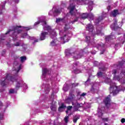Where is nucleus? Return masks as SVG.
<instances>
[{
	"mask_svg": "<svg viewBox=\"0 0 125 125\" xmlns=\"http://www.w3.org/2000/svg\"><path fill=\"white\" fill-rule=\"evenodd\" d=\"M100 34H101V30H97L96 35H100Z\"/></svg>",
	"mask_w": 125,
	"mask_h": 125,
	"instance_id": "nucleus-48",
	"label": "nucleus"
},
{
	"mask_svg": "<svg viewBox=\"0 0 125 125\" xmlns=\"http://www.w3.org/2000/svg\"><path fill=\"white\" fill-rule=\"evenodd\" d=\"M114 22L110 25V27L112 30H116L117 29H119L120 26L118 25V20L115 19L114 20Z\"/></svg>",
	"mask_w": 125,
	"mask_h": 125,
	"instance_id": "nucleus-4",
	"label": "nucleus"
},
{
	"mask_svg": "<svg viewBox=\"0 0 125 125\" xmlns=\"http://www.w3.org/2000/svg\"><path fill=\"white\" fill-rule=\"evenodd\" d=\"M65 55L66 56L72 55V51L70 49L65 50Z\"/></svg>",
	"mask_w": 125,
	"mask_h": 125,
	"instance_id": "nucleus-20",
	"label": "nucleus"
},
{
	"mask_svg": "<svg viewBox=\"0 0 125 125\" xmlns=\"http://www.w3.org/2000/svg\"><path fill=\"white\" fill-rule=\"evenodd\" d=\"M46 35H47V32H42L41 33L40 38V41H44V40H45Z\"/></svg>",
	"mask_w": 125,
	"mask_h": 125,
	"instance_id": "nucleus-7",
	"label": "nucleus"
},
{
	"mask_svg": "<svg viewBox=\"0 0 125 125\" xmlns=\"http://www.w3.org/2000/svg\"><path fill=\"white\" fill-rule=\"evenodd\" d=\"M15 2H16V3H18L19 2V0H15Z\"/></svg>",
	"mask_w": 125,
	"mask_h": 125,
	"instance_id": "nucleus-59",
	"label": "nucleus"
},
{
	"mask_svg": "<svg viewBox=\"0 0 125 125\" xmlns=\"http://www.w3.org/2000/svg\"><path fill=\"white\" fill-rule=\"evenodd\" d=\"M113 37H114V36L112 35H109L108 36H106L105 37L106 42H109V41H110V40H113V39H112V38H113Z\"/></svg>",
	"mask_w": 125,
	"mask_h": 125,
	"instance_id": "nucleus-21",
	"label": "nucleus"
},
{
	"mask_svg": "<svg viewBox=\"0 0 125 125\" xmlns=\"http://www.w3.org/2000/svg\"><path fill=\"white\" fill-rule=\"evenodd\" d=\"M85 95H86V93H83L81 94V96H85Z\"/></svg>",
	"mask_w": 125,
	"mask_h": 125,
	"instance_id": "nucleus-57",
	"label": "nucleus"
},
{
	"mask_svg": "<svg viewBox=\"0 0 125 125\" xmlns=\"http://www.w3.org/2000/svg\"><path fill=\"white\" fill-rule=\"evenodd\" d=\"M19 58V56H16L14 57V60H17Z\"/></svg>",
	"mask_w": 125,
	"mask_h": 125,
	"instance_id": "nucleus-53",
	"label": "nucleus"
},
{
	"mask_svg": "<svg viewBox=\"0 0 125 125\" xmlns=\"http://www.w3.org/2000/svg\"><path fill=\"white\" fill-rule=\"evenodd\" d=\"M39 42L38 40H36L34 41V42Z\"/></svg>",
	"mask_w": 125,
	"mask_h": 125,
	"instance_id": "nucleus-60",
	"label": "nucleus"
},
{
	"mask_svg": "<svg viewBox=\"0 0 125 125\" xmlns=\"http://www.w3.org/2000/svg\"><path fill=\"white\" fill-rule=\"evenodd\" d=\"M42 78L43 79H45V77H46V75H47V68H44L42 70Z\"/></svg>",
	"mask_w": 125,
	"mask_h": 125,
	"instance_id": "nucleus-15",
	"label": "nucleus"
},
{
	"mask_svg": "<svg viewBox=\"0 0 125 125\" xmlns=\"http://www.w3.org/2000/svg\"><path fill=\"white\" fill-rule=\"evenodd\" d=\"M21 87V84L20 83V82H18L16 84V89H19Z\"/></svg>",
	"mask_w": 125,
	"mask_h": 125,
	"instance_id": "nucleus-23",
	"label": "nucleus"
},
{
	"mask_svg": "<svg viewBox=\"0 0 125 125\" xmlns=\"http://www.w3.org/2000/svg\"><path fill=\"white\" fill-rule=\"evenodd\" d=\"M28 34L27 33H22L21 34V38H25V37H27Z\"/></svg>",
	"mask_w": 125,
	"mask_h": 125,
	"instance_id": "nucleus-37",
	"label": "nucleus"
},
{
	"mask_svg": "<svg viewBox=\"0 0 125 125\" xmlns=\"http://www.w3.org/2000/svg\"><path fill=\"white\" fill-rule=\"evenodd\" d=\"M75 108H81V104L79 103H77L75 104V105L74 106Z\"/></svg>",
	"mask_w": 125,
	"mask_h": 125,
	"instance_id": "nucleus-36",
	"label": "nucleus"
},
{
	"mask_svg": "<svg viewBox=\"0 0 125 125\" xmlns=\"http://www.w3.org/2000/svg\"><path fill=\"white\" fill-rule=\"evenodd\" d=\"M15 93V91H14V89H10L9 90V93L13 94Z\"/></svg>",
	"mask_w": 125,
	"mask_h": 125,
	"instance_id": "nucleus-40",
	"label": "nucleus"
},
{
	"mask_svg": "<svg viewBox=\"0 0 125 125\" xmlns=\"http://www.w3.org/2000/svg\"><path fill=\"white\" fill-rule=\"evenodd\" d=\"M68 110H66V111H65V112H66V114H68Z\"/></svg>",
	"mask_w": 125,
	"mask_h": 125,
	"instance_id": "nucleus-63",
	"label": "nucleus"
},
{
	"mask_svg": "<svg viewBox=\"0 0 125 125\" xmlns=\"http://www.w3.org/2000/svg\"><path fill=\"white\" fill-rule=\"evenodd\" d=\"M74 10H75V6H72L70 8L69 13H70V14L72 16H76V13H75V12H74Z\"/></svg>",
	"mask_w": 125,
	"mask_h": 125,
	"instance_id": "nucleus-14",
	"label": "nucleus"
},
{
	"mask_svg": "<svg viewBox=\"0 0 125 125\" xmlns=\"http://www.w3.org/2000/svg\"><path fill=\"white\" fill-rule=\"evenodd\" d=\"M73 58H75L76 59H80V58H82V55L81 54H77V56L73 57Z\"/></svg>",
	"mask_w": 125,
	"mask_h": 125,
	"instance_id": "nucleus-26",
	"label": "nucleus"
},
{
	"mask_svg": "<svg viewBox=\"0 0 125 125\" xmlns=\"http://www.w3.org/2000/svg\"><path fill=\"white\" fill-rule=\"evenodd\" d=\"M75 95L72 93H70L69 95V97H68L69 99H70L71 101H74L75 98Z\"/></svg>",
	"mask_w": 125,
	"mask_h": 125,
	"instance_id": "nucleus-16",
	"label": "nucleus"
},
{
	"mask_svg": "<svg viewBox=\"0 0 125 125\" xmlns=\"http://www.w3.org/2000/svg\"><path fill=\"white\" fill-rule=\"evenodd\" d=\"M68 119H69V116H65L64 117V121L65 123H67L69 122Z\"/></svg>",
	"mask_w": 125,
	"mask_h": 125,
	"instance_id": "nucleus-33",
	"label": "nucleus"
},
{
	"mask_svg": "<svg viewBox=\"0 0 125 125\" xmlns=\"http://www.w3.org/2000/svg\"><path fill=\"white\" fill-rule=\"evenodd\" d=\"M80 16L82 18V19H83V20L87 19V18H88V13H83L80 15Z\"/></svg>",
	"mask_w": 125,
	"mask_h": 125,
	"instance_id": "nucleus-12",
	"label": "nucleus"
},
{
	"mask_svg": "<svg viewBox=\"0 0 125 125\" xmlns=\"http://www.w3.org/2000/svg\"><path fill=\"white\" fill-rule=\"evenodd\" d=\"M85 41H86V42H90V37L86 36L85 37Z\"/></svg>",
	"mask_w": 125,
	"mask_h": 125,
	"instance_id": "nucleus-28",
	"label": "nucleus"
},
{
	"mask_svg": "<svg viewBox=\"0 0 125 125\" xmlns=\"http://www.w3.org/2000/svg\"><path fill=\"white\" fill-rule=\"evenodd\" d=\"M61 40L63 41L64 43L65 42H69V38L68 36H67V35H64L63 37H61Z\"/></svg>",
	"mask_w": 125,
	"mask_h": 125,
	"instance_id": "nucleus-10",
	"label": "nucleus"
},
{
	"mask_svg": "<svg viewBox=\"0 0 125 125\" xmlns=\"http://www.w3.org/2000/svg\"><path fill=\"white\" fill-rule=\"evenodd\" d=\"M41 23V22L40 21H37L35 23L34 25H39V24H40Z\"/></svg>",
	"mask_w": 125,
	"mask_h": 125,
	"instance_id": "nucleus-56",
	"label": "nucleus"
},
{
	"mask_svg": "<svg viewBox=\"0 0 125 125\" xmlns=\"http://www.w3.org/2000/svg\"><path fill=\"white\" fill-rule=\"evenodd\" d=\"M102 120L105 122H108V118H103Z\"/></svg>",
	"mask_w": 125,
	"mask_h": 125,
	"instance_id": "nucleus-55",
	"label": "nucleus"
},
{
	"mask_svg": "<svg viewBox=\"0 0 125 125\" xmlns=\"http://www.w3.org/2000/svg\"><path fill=\"white\" fill-rule=\"evenodd\" d=\"M103 76V73L101 71H100L97 73V77H102Z\"/></svg>",
	"mask_w": 125,
	"mask_h": 125,
	"instance_id": "nucleus-27",
	"label": "nucleus"
},
{
	"mask_svg": "<svg viewBox=\"0 0 125 125\" xmlns=\"http://www.w3.org/2000/svg\"><path fill=\"white\" fill-rule=\"evenodd\" d=\"M104 104L106 108L107 109H109L110 108V106L111 105V99L109 97H106L104 100Z\"/></svg>",
	"mask_w": 125,
	"mask_h": 125,
	"instance_id": "nucleus-5",
	"label": "nucleus"
},
{
	"mask_svg": "<svg viewBox=\"0 0 125 125\" xmlns=\"http://www.w3.org/2000/svg\"><path fill=\"white\" fill-rule=\"evenodd\" d=\"M60 13V10H59L58 9H55V11H54V14H59Z\"/></svg>",
	"mask_w": 125,
	"mask_h": 125,
	"instance_id": "nucleus-30",
	"label": "nucleus"
},
{
	"mask_svg": "<svg viewBox=\"0 0 125 125\" xmlns=\"http://www.w3.org/2000/svg\"><path fill=\"white\" fill-rule=\"evenodd\" d=\"M64 108H66V105L64 104V103H62L61 106H59L58 108V110L60 111L61 109H64Z\"/></svg>",
	"mask_w": 125,
	"mask_h": 125,
	"instance_id": "nucleus-24",
	"label": "nucleus"
},
{
	"mask_svg": "<svg viewBox=\"0 0 125 125\" xmlns=\"http://www.w3.org/2000/svg\"><path fill=\"white\" fill-rule=\"evenodd\" d=\"M86 29L87 30V31L92 32L93 31V25L90 24L87 25Z\"/></svg>",
	"mask_w": 125,
	"mask_h": 125,
	"instance_id": "nucleus-9",
	"label": "nucleus"
},
{
	"mask_svg": "<svg viewBox=\"0 0 125 125\" xmlns=\"http://www.w3.org/2000/svg\"><path fill=\"white\" fill-rule=\"evenodd\" d=\"M5 79L4 81H2L1 82V85L2 86H5V85H6V84H5Z\"/></svg>",
	"mask_w": 125,
	"mask_h": 125,
	"instance_id": "nucleus-32",
	"label": "nucleus"
},
{
	"mask_svg": "<svg viewBox=\"0 0 125 125\" xmlns=\"http://www.w3.org/2000/svg\"><path fill=\"white\" fill-rule=\"evenodd\" d=\"M117 70L116 69H113L112 70V74H113L114 75V76H116V74H117Z\"/></svg>",
	"mask_w": 125,
	"mask_h": 125,
	"instance_id": "nucleus-42",
	"label": "nucleus"
},
{
	"mask_svg": "<svg viewBox=\"0 0 125 125\" xmlns=\"http://www.w3.org/2000/svg\"><path fill=\"white\" fill-rule=\"evenodd\" d=\"M21 27H22V26L21 25L14 26L12 27L13 30H11V29L9 30L5 33V35H7L10 33H12V34H11V36L12 37V38H17V35H18V34H21V33H22V30H18L19 28H21Z\"/></svg>",
	"mask_w": 125,
	"mask_h": 125,
	"instance_id": "nucleus-1",
	"label": "nucleus"
},
{
	"mask_svg": "<svg viewBox=\"0 0 125 125\" xmlns=\"http://www.w3.org/2000/svg\"><path fill=\"white\" fill-rule=\"evenodd\" d=\"M44 90L45 91V94H46L47 93L46 91H47V88L46 87L44 88Z\"/></svg>",
	"mask_w": 125,
	"mask_h": 125,
	"instance_id": "nucleus-58",
	"label": "nucleus"
},
{
	"mask_svg": "<svg viewBox=\"0 0 125 125\" xmlns=\"http://www.w3.org/2000/svg\"><path fill=\"white\" fill-rule=\"evenodd\" d=\"M125 64V60H122L121 61L118 62V64L117 65V67L119 68H122L124 65Z\"/></svg>",
	"mask_w": 125,
	"mask_h": 125,
	"instance_id": "nucleus-11",
	"label": "nucleus"
},
{
	"mask_svg": "<svg viewBox=\"0 0 125 125\" xmlns=\"http://www.w3.org/2000/svg\"><path fill=\"white\" fill-rule=\"evenodd\" d=\"M123 75H124V76H125V72H123Z\"/></svg>",
	"mask_w": 125,
	"mask_h": 125,
	"instance_id": "nucleus-64",
	"label": "nucleus"
},
{
	"mask_svg": "<svg viewBox=\"0 0 125 125\" xmlns=\"http://www.w3.org/2000/svg\"><path fill=\"white\" fill-rule=\"evenodd\" d=\"M107 9L108 11H110V10H111V6L108 5L107 7Z\"/></svg>",
	"mask_w": 125,
	"mask_h": 125,
	"instance_id": "nucleus-51",
	"label": "nucleus"
},
{
	"mask_svg": "<svg viewBox=\"0 0 125 125\" xmlns=\"http://www.w3.org/2000/svg\"><path fill=\"white\" fill-rule=\"evenodd\" d=\"M21 70V64H20L18 67L17 72L18 73L19 71H20Z\"/></svg>",
	"mask_w": 125,
	"mask_h": 125,
	"instance_id": "nucleus-49",
	"label": "nucleus"
},
{
	"mask_svg": "<svg viewBox=\"0 0 125 125\" xmlns=\"http://www.w3.org/2000/svg\"><path fill=\"white\" fill-rule=\"evenodd\" d=\"M79 21V17H77L74 20L71 22L74 24L75 22H78Z\"/></svg>",
	"mask_w": 125,
	"mask_h": 125,
	"instance_id": "nucleus-34",
	"label": "nucleus"
},
{
	"mask_svg": "<svg viewBox=\"0 0 125 125\" xmlns=\"http://www.w3.org/2000/svg\"><path fill=\"white\" fill-rule=\"evenodd\" d=\"M98 64H99V62H95L94 63V65L95 66H98Z\"/></svg>",
	"mask_w": 125,
	"mask_h": 125,
	"instance_id": "nucleus-45",
	"label": "nucleus"
},
{
	"mask_svg": "<svg viewBox=\"0 0 125 125\" xmlns=\"http://www.w3.org/2000/svg\"><path fill=\"white\" fill-rule=\"evenodd\" d=\"M42 26H43L44 31H47V25H46V21H43L42 22Z\"/></svg>",
	"mask_w": 125,
	"mask_h": 125,
	"instance_id": "nucleus-18",
	"label": "nucleus"
},
{
	"mask_svg": "<svg viewBox=\"0 0 125 125\" xmlns=\"http://www.w3.org/2000/svg\"><path fill=\"white\" fill-rule=\"evenodd\" d=\"M23 28L25 29L26 31H29V30L31 29L30 28V27H23Z\"/></svg>",
	"mask_w": 125,
	"mask_h": 125,
	"instance_id": "nucleus-47",
	"label": "nucleus"
},
{
	"mask_svg": "<svg viewBox=\"0 0 125 125\" xmlns=\"http://www.w3.org/2000/svg\"><path fill=\"white\" fill-rule=\"evenodd\" d=\"M56 36L54 37V38H53L54 39V40L50 43V45H51L52 46H54V45H56V42H57V39H56Z\"/></svg>",
	"mask_w": 125,
	"mask_h": 125,
	"instance_id": "nucleus-17",
	"label": "nucleus"
},
{
	"mask_svg": "<svg viewBox=\"0 0 125 125\" xmlns=\"http://www.w3.org/2000/svg\"><path fill=\"white\" fill-rule=\"evenodd\" d=\"M72 101L70 100L68 98H67L66 99H65V103L67 104H69L70 102H72Z\"/></svg>",
	"mask_w": 125,
	"mask_h": 125,
	"instance_id": "nucleus-35",
	"label": "nucleus"
},
{
	"mask_svg": "<svg viewBox=\"0 0 125 125\" xmlns=\"http://www.w3.org/2000/svg\"><path fill=\"white\" fill-rule=\"evenodd\" d=\"M63 89L64 91H68V88H67V86H64L63 87Z\"/></svg>",
	"mask_w": 125,
	"mask_h": 125,
	"instance_id": "nucleus-44",
	"label": "nucleus"
},
{
	"mask_svg": "<svg viewBox=\"0 0 125 125\" xmlns=\"http://www.w3.org/2000/svg\"><path fill=\"white\" fill-rule=\"evenodd\" d=\"M1 13H2V11L0 10V14H1Z\"/></svg>",
	"mask_w": 125,
	"mask_h": 125,
	"instance_id": "nucleus-62",
	"label": "nucleus"
},
{
	"mask_svg": "<svg viewBox=\"0 0 125 125\" xmlns=\"http://www.w3.org/2000/svg\"><path fill=\"white\" fill-rule=\"evenodd\" d=\"M109 91L110 94L113 93V95H117L121 91V90L118 88V86H116V84L112 85L110 84Z\"/></svg>",
	"mask_w": 125,
	"mask_h": 125,
	"instance_id": "nucleus-2",
	"label": "nucleus"
},
{
	"mask_svg": "<svg viewBox=\"0 0 125 125\" xmlns=\"http://www.w3.org/2000/svg\"><path fill=\"white\" fill-rule=\"evenodd\" d=\"M6 80H8V81H10L12 82V83H14V82H17V80L15 78V76H11L10 74H7L6 76Z\"/></svg>",
	"mask_w": 125,
	"mask_h": 125,
	"instance_id": "nucleus-6",
	"label": "nucleus"
},
{
	"mask_svg": "<svg viewBox=\"0 0 125 125\" xmlns=\"http://www.w3.org/2000/svg\"><path fill=\"white\" fill-rule=\"evenodd\" d=\"M121 123H122V124H124V123H125V118H122L121 119Z\"/></svg>",
	"mask_w": 125,
	"mask_h": 125,
	"instance_id": "nucleus-52",
	"label": "nucleus"
},
{
	"mask_svg": "<svg viewBox=\"0 0 125 125\" xmlns=\"http://www.w3.org/2000/svg\"><path fill=\"white\" fill-rule=\"evenodd\" d=\"M62 20H63V19H61V18L56 19V22L57 23H58V22H60V21H62Z\"/></svg>",
	"mask_w": 125,
	"mask_h": 125,
	"instance_id": "nucleus-41",
	"label": "nucleus"
},
{
	"mask_svg": "<svg viewBox=\"0 0 125 125\" xmlns=\"http://www.w3.org/2000/svg\"><path fill=\"white\" fill-rule=\"evenodd\" d=\"M72 108H73V106H68L67 107V111H70V110H71V109H72Z\"/></svg>",
	"mask_w": 125,
	"mask_h": 125,
	"instance_id": "nucleus-43",
	"label": "nucleus"
},
{
	"mask_svg": "<svg viewBox=\"0 0 125 125\" xmlns=\"http://www.w3.org/2000/svg\"><path fill=\"white\" fill-rule=\"evenodd\" d=\"M51 110H52V111H56V107H55V106H54V105H52L50 107Z\"/></svg>",
	"mask_w": 125,
	"mask_h": 125,
	"instance_id": "nucleus-39",
	"label": "nucleus"
},
{
	"mask_svg": "<svg viewBox=\"0 0 125 125\" xmlns=\"http://www.w3.org/2000/svg\"><path fill=\"white\" fill-rule=\"evenodd\" d=\"M103 16H99L96 20V25H98L101 21L103 20Z\"/></svg>",
	"mask_w": 125,
	"mask_h": 125,
	"instance_id": "nucleus-13",
	"label": "nucleus"
},
{
	"mask_svg": "<svg viewBox=\"0 0 125 125\" xmlns=\"http://www.w3.org/2000/svg\"><path fill=\"white\" fill-rule=\"evenodd\" d=\"M114 80H115V81H120V76L114 75Z\"/></svg>",
	"mask_w": 125,
	"mask_h": 125,
	"instance_id": "nucleus-29",
	"label": "nucleus"
},
{
	"mask_svg": "<svg viewBox=\"0 0 125 125\" xmlns=\"http://www.w3.org/2000/svg\"><path fill=\"white\" fill-rule=\"evenodd\" d=\"M2 118H3V114L0 113V120H2Z\"/></svg>",
	"mask_w": 125,
	"mask_h": 125,
	"instance_id": "nucleus-54",
	"label": "nucleus"
},
{
	"mask_svg": "<svg viewBox=\"0 0 125 125\" xmlns=\"http://www.w3.org/2000/svg\"><path fill=\"white\" fill-rule=\"evenodd\" d=\"M69 29H70V26H69V25H68V24H65V26L64 27V31L65 32H67V31H68V30H69Z\"/></svg>",
	"mask_w": 125,
	"mask_h": 125,
	"instance_id": "nucleus-25",
	"label": "nucleus"
},
{
	"mask_svg": "<svg viewBox=\"0 0 125 125\" xmlns=\"http://www.w3.org/2000/svg\"><path fill=\"white\" fill-rule=\"evenodd\" d=\"M72 87H76L79 85V83H72Z\"/></svg>",
	"mask_w": 125,
	"mask_h": 125,
	"instance_id": "nucleus-38",
	"label": "nucleus"
},
{
	"mask_svg": "<svg viewBox=\"0 0 125 125\" xmlns=\"http://www.w3.org/2000/svg\"><path fill=\"white\" fill-rule=\"evenodd\" d=\"M0 106H2V103H1V102H0Z\"/></svg>",
	"mask_w": 125,
	"mask_h": 125,
	"instance_id": "nucleus-61",
	"label": "nucleus"
},
{
	"mask_svg": "<svg viewBox=\"0 0 125 125\" xmlns=\"http://www.w3.org/2000/svg\"><path fill=\"white\" fill-rule=\"evenodd\" d=\"M20 59H21V63H24V62H25V61L27 60V57L26 56H22L20 57Z\"/></svg>",
	"mask_w": 125,
	"mask_h": 125,
	"instance_id": "nucleus-19",
	"label": "nucleus"
},
{
	"mask_svg": "<svg viewBox=\"0 0 125 125\" xmlns=\"http://www.w3.org/2000/svg\"><path fill=\"white\" fill-rule=\"evenodd\" d=\"M79 1H80V2L81 1H87L88 2V0H77V2H79Z\"/></svg>",
	"mask_w": 125,
	"mask_h": 125,
	"instance_id": "nucleus-46",
	"label": "nucleus"
},
{
	"mask_svg": "<svg viewBox=\"0 0 125 125\" xmlns=\"http://www.w3.org/2000/svg\"><path fill=\"white\" fill-rule=\"evenodd\" d=\"M118 14H119V10H118V9H115L111 12L110 16H113V17H116Z\"/></svg>",
	"mask_w": 125,
	"mask_h": 125,
	"instance_id": "nucleus-8",
	"label": "nucleus"
},
{
	"mask_svg": "<svg viewBox=\"0 0 125 125\" xmlns=\"http://www.w3.org/2000/svg\"><path fill=\"white\" fill-rule=\"evenodd\" d=\"M47 31L49 33L51 39H54L56 37V32L53 29H51V27L47 26Z\"/></svg>",
	"mask_w": 125,
	"mask_h": 125,
	"instance_id": "nucleus-3",
	"label": "nucleus"
},
{
	"mask_svg": "<svg viewBox=\"0 0 125 125\" xmlns=\"http://www.w3.org/2000/svg\"><path fill=\"white\" fill-rule=\"evenodd\" d=\"M88 18H89L90 20H93L94 16H93V14L91 13H88Z\"/></svg>",
	"mask_w": 125,
	"mask_h": 125,
	"instance_id": "nucleus-22",
	"label": "nucleus"
},
{
	"mask_svg": "<svg viewBox=\"0 0 125 125\" xmlns=\"http://www.w3.org/2000/svg\"><path fill=\"white\" fill-rule=\"evenodd\" d=\"M19 45H20V43H19V42H16L15 44V46H19Z\"/></svg>",
	"mask_w": 125,
	"mask_h": 125,
	"instance_id": "nucleus-50",
	"label": "nucleus"
},
{
	"mask_svg": "<svg viewBox=\"0 0 125 125\" xmlns=\"http://www.w3.org/2000/svg\"><path fill=\"white\" fill-rule=\"evenodd\" d=\"M79 119H80L79 117H74L73 119V123H74V124H77V122H78V120H79Z\"/></svg>",
	"mask_w": 125,
	"mask_h": 125,
	"instance_id": "nucleus-31",
	"label": "nucleus"
}]
</instances>
